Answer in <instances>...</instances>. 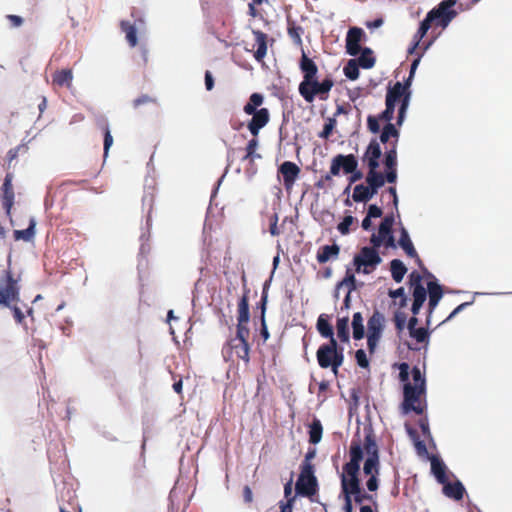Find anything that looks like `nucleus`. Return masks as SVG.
I'll return each mask as SVG.
<instances>
[{
    "label": "nucleus",
    "instance_id": "f257e3e1",
    "mask_svg": "<svg viewBox=\"0 0 512 512\" xmlns=\"http://www.w3.org/2000/svg\"><path fill=\"white\" fill-rule=\"evenodd\" d=\"M350 460L343 466V472L340 475L341 491L344 495V512H352L354 501L358 505H363L365 501L372 503L377 509L378 502L376 495L367 493L361 488L359 479L360 463L363 459L362 446L359 442L353 441L349 449Z\"/></svg>",
    "mask_w": 512,
    "mask_h": 512
},
{
    "label": "nucleus",
    "instance_id": "f03ea898",
    "mask_svg": "<svg viewBox=\"0 0 512 512\" xmlns=\"http://www.w3.org/2000/svg\"><path fill=\"white\" fill-rule=\"evenodd\" d=\"M249 292L250 290L244 287L243 295L238 302L236 335L228 339L222 348V356L226 362L235 361V359L244 361L246 365L250 362Z\"/></svg>",
    "mask_w": 512,
    "mask_h": 512
},
{
    "label": "nucleus",
    "instance_id": "7ed1b4c3",
    "mask_svg": "<svg viewBox=\"0 0 512 512\" xmlns=\"http://www.w3.org/2000/svg\"><path fill=\"white\" fill-rule=\"evenodd\" d=\"M399 379L403 385V402L401 409L404 414L414 412L423 415L427 410L426 378L418 366L411 370L412 382L409 381V365L401 363L399 366Z\"/></svg>",
    "mask_w": 512,
    "mask_h": 512
},
{
    "label": "nucleus",
    "instance_id": "20e7f679",
    "mask_svg": "<svg viewBox=\"0 0 512 512\" xmlns=\"http://www.w3.org/2000/svg\"><path fill=\"white\" fill-rule=\"evenodd\" d=\"M299 68L303 74V80L299 84V94L307 103H312L316 97L325 101L334 86L331 76H326L321 82L317 80L318 67L304 51L299 62Z\"/></svg>",
    "mask_w": 512,
    "mask_h": 512
},
{
    "label": "nucleus",
    "instance_id": "39448f33",
    "mask_svg": "<svg viewBox=\"0 0 512 512\" xmlns=\"http://www.w3.org/2000/svg\"><path fill=\"white\" fill-rule=\"evenodd\" d=\"M263 102L264 96L255 92L250 95L248 102L243 107L244 113L252 116L247 124V128L254 137H258L260 130L270 121V112L267 108L257 109Z\"/></svg>",
    "mask_w": 512,
    "mask_h": 512
},
{
    "label": "nucleus",
    "instance_id": "423d86ee",
    "mask_svg": "<svg viewBox=\"0 0 512 512\" xmlns=\"http://www.w3.org/2000/svg\"><path fill=\"white\" fill-rule=\"evenodd\" d=\"M316 359L322 369L331 368L333 374L337 376L344 362V349L338 346L337 340L329 341L319 346Z\"/></svg>",
    "mask_w": 512,
    "mask_h": 512
},
{
    "label": "nucleus",
    "instance_id": "0eeeda50",
    "mask_svg": "<svg viewBox=\"0 0 512 512\" xmlns=\"http://www.w3.org/2000/svg\"><path fill=\"white\" fill-rule=\"evenodd\" d=\"M20 301L19 279L15 278L11 269L3 270L0 275V305L12 307Z\"/></svg>",
    "mask_w": 512,
    "mask_h": 512
},
{
    "label": "nucleus",
    "instance_id": "6e6552de",
    "mask_svg": "<svg viewBox=\"0 0 512 512\" xmlns=\"http://www.w3.org/2000/svg\"><path fill=\"white\" fill-rule=\"evenodd\" d=\"M358 167V161L355 155L348 154H338L333 157L330 165L329 173L322 176L323 181L328 185V187H332L333 184V176H338L340 174V170L342 169L345 174L351 173Z\"/></svg>",
    "mask_w": 512,
    "mask_h": 512
},
{
    "label": "nucleus",
    "instance_id": "1a4fd4ad",
    "mask_svg": "<svg viewBox=\"0 0 512 512\" xmlns=\"http://www.w3.org/2000/svg\"><path fill=\"white\" fill-rule=\"evenodd\" d=\"M377 247H363L353 258L357 272L370 274L381 263L382 259L376 250Z\"/></svg>",
    "mask_w": 512,
    "mask_h": 512
},
{
    "label": "nucleus",
    "instance_id": "9d476101",
    "mask_svg": "<svg viewBox=\"0 0 512 512\" xmlns=\"http://www.w3.org/2000/svg\"><path fill=\"white\" fill-rule=\"evenodd\" d=\"M298 495L303 497H312L318 491V481L314 474V466L300 468V474L295 485Z\"/></svg>",
    "mask_w": 512,
    "mask_h": 512
},
{
    "label": "nucleus",
    "instance_id": "9b49d317",
    "mask_svg": "<svg viewBox=\"0 0 512 512\" xmlns=\"http://www.w3.org/2000/svg\"><path fill=\"white\" fill-rule=\"evenodd\" d=\"M457 15L458 12L454 8L439 3L435 8L430 10L426 16L433 26L445 29Z\"/></svg>",
    "mask_w": 512,
    "mask_h": 512
},
{
    "label": "nucleus",
    "instance_id": "f8f14e48",
    "mask_svg": "<svg viewBox=\"0 0 512 512\" xmlns=\"http://www.w3.org/2000/svg\"><path fill=\"white\" fill-rule=\"evenodd\" d=\"M410 86L409 81H405L404 83L396 82L392 87H389L386 93L385 104L392 106H395L397 102L401 104L406 95L408 96L409 104L411 98Z\"/></svg>",
    "mask_w": 512,
    "mask_h": 512
},
{
    "label": "nucleus",
    "instance_id": "ddd939ff",
    "mask_svg": "<svg viewBox=\"0 0 512 512\" xmlns=\"http://www.w3.org/2000/svg\"><path fill=\"white\" fill-rule=\"evenodd\" d=\"M363 472L369 476L366 482L368 491L375 492L379 487V459L367 457L364 462Z\"/></svg>",
    "mask_w": 512,
    "mask_h": 512
},
{
    "label": "nucleus",
    "instance_id": "4468645a",
    "mask_svg": "<svg viewBox=\"0 0 512 512\" xmlns=\"http://www.w3.org/2000/svg\"><path fill=\"white\" fill-rule=\"evenodd\" d=\"M365 37L362 28L351 27L346 35V51L351 56H356L361 51L360 43Z\"/></svg>",
    "mask_w": 512,
    "mask_h": 512
},
{
    "label": "nucleus",
    "instance_id": "2eb2a0df",
    "mask_svg": "<svg viewBox=\"0 0 512 512\" xmlns=\"http://www.w3.org/2000/svg\"><path fill=\"white\" fill-rule=\"evenodd\" d=\"M278 172L283 177V185L286 190L292 189L296 179L299 177L300 168L291 161H284L278 169Z\"/></svg>",
    "mask_w": 512,
    "mask_h": 512
},
{
    "label": "nucleus",
    "instance_id": "dca6fc26",
    "mask_svg": "<svg viewBox=\"0 0 512 512\" xmlns=\"http://www.w3.org/2000/svg\"><path fill=\"white\" fill-rule=\"evenodd\" d=\"M12 180H13V174L7 173L4 178L2 188H1V190H2V196H1L2 205L6 212V215L9 218H11V209L13 207L14 197H15Z\"/></svg>",
    "mask_w": 512,
    "mask_h": 512
},
{
    "label": "nucleus",
    "instance_id": "f3484780",
    "mask_svg": "<svg viewBox=\"0 0 512 512\" xmlns=\"http://www.w3.org/2000/svg\"><path fill=\"white\" fill-rule=\"evenodd\" d=\"M385 105V110L381 112L378 116L369 115L367 117L368 130L373 134H376L380 131V121L391 123V120L394 117L395 106H392L390 104Z\"/></svg>",
    "mask_w": 512,
    "mask_h": 512
},
{
    "label": "nucleus",
    "instance_id": "a211bd4d",
    "mask_svg": "<svg viewBox=\"0 0 512 512\" xmlns=\"http://www.w3.org/2000/svg\"><path fill=\"white\" fill-rule=\"evenodd\" d=\"M385 182L395 183L397 180V152L395 149H387L384 154Z\"/></svg>",
    "mask_w": 512,
    "mask_h": 512
},
{
    "label": "nucleus",
    "instance_id": "6ab92c4d",
    "mask_svg": "<svg viewBox=\"0 0 512 512\" xmlns=\"http://www.w3.org/2000/svg\"><path fill=\"white\" fill-rule=\"evenodd\" d=\"M381 155L382 150L379 142L376 139H372L364 152L362 160L367 164L368 168H379Z\"/></svg>",
    "mask_w": 512,
    "mask_h": 512
},
{
    "label": "nucleus",
    "instance_id": "aec40b11",
    "mask_svg": "<svg viewBox=\"0 0 512 512\" xmlns=\"http://www.w3.org/2000/svg\"><path fill=\"white\" fill-rule=\"evenodd\" d=\"M399 137H400V132L396 128L395 124L386 123L381 131L379 138H380L381 143L389 144L388 149L394 148L395 152H397V145H398Z\"/></svg>",
    "mask_w": 512,
    "mask_h": 512
},
{
    "label": "nucleus",
    "instance_id": "412c9836",
    "mask_svg": "<svg viewBox=\"0 0 512 512\" xmlns=\"http://www.w3.org/2000/svg\"><path fill=\"white\" fill-rule=\"evenodd\" d=\"M427 293L429 294V315L432 314L436 306L438 305L439 301L441 300L443 296V290L440 284H438L436 281H430L427 284ZM427 324H429V318H427Z\"/></svg>",
    "mask_w": 512,
    "mask_h": 512
},
{
    "label": "nucleus",
    "instance_id": "4be33fe9",
    "mask_svg": "<svg viewBox=\"0 0 512 512\" xmlns=\"http://www.w3.org/2000/svg\"><path fill=\"white\" fill-rule=\"evenodd\" d=\"M255 37L256 51L254 52V58L258 62H262L267 54V34L260 30H253Z\"/></svg>",
    "mask_w": 512,
    "mask_h": 512
},
{
    "label": "nucleus",
    "instance_id": "5701e85b",
    "mask_svg": "<svg viewBox=\"0 0 512 512\" xmlns=\"http://www.w3.org/2000/svg\"><path fill=\"white\" fill-rule=\"evenodd\" d=\"M340 253V247L337 244L324 245L317 251L316 259L318 263L324 264L329 260H335L338 258Z\"/></svg>",
    "mask_w": 512,
    "mask_h": 512
},
{
    "label": "nucleus",
    "instance_id": "b1692460",
    "mask_svg": "<svg viewBox=\"0 0 512 512\" xmlns=\"http://www.w3.org/2000/svg\"><path fill=\"white\" fill-rule=\"evenodd\" d=\"M384 321V315L378 310H375L367 323L368 334L382 336Z\"/></svg>",
    "mask_w": 512,
    "mask_h": 512
},
{
    "label": "nucleus",
    "instance_id": "393cba45",
    "mask_svg": "<svg viewBox=\"0 0 512 512\" xmlns=\"http://www.w3.org/2000/svg\"><path fill=\"white\" fill-rule=\"evenodd\" d=\"M365 180L366 183L370 185L371 191L373 190L375 194H377L378 190L385 184L384 174L379 172L378 168H368Z\"/></svg>",
    "mask_w": 512,
    "mask_h": 512
},
{
    "label": "nucleus",
    "instance_id": "a878e982",
    "mask_svg": "<svg viewBox=\"0 0 512 512\" xmlns=\"http://www.w3.org/2000/svg\"><path fill=\"white\" fill-rule=\"evenodd\" d=\"M432 26L433 24L427 16L420 22L419 28L413 36V45L408 50L409 54H413L415 52V50L419 47L421 40Z\"/></svg>",
    "mask_w": 512,
    "mask_h": 512
},
{
    "label": "nucleus",
    "instance_id": "bb28decb",
    "mask_svg": "<svg viewBox=\"0 0 512 512\" xmlns=\"http://www.w3.org/2000/svg\"><path fill=\"white\" fill-rule=\"evenodd\" d=\"M316 328L322 337L329 339V341L336 340L334 337L333 327L329 323V316L327 314H321L318 317Z\"/></svg>",
    "mask_w": 512,
    "mask_h": 512
},
{
    "label": "nucleus",
    "instance_id": "cd10ccee",
    "mask_svg": "<svg viewBox=\"0 0 512 512\" xmlns=\"http://www.w3.org/2000/svg\"><path fill=\"white\" fill-rule=\"evenodd\" d=\"M412 289V296H413V303L411 311L413 315H417L426 301L427 298V289L424 286H417L413 287Z\"/></svg>",
    "mask_w": 512,
    "mask_h": 512
},
{
    "label": "nucleus",
    "instance_id": "c85d7f7f",
    "mask_svg": "<svg viewBox=\"0 0 512 512\" xmlns=\"http://www.w3.org/2000/svg\"><path fill=\"white\" fill-rule=\"evenodd\" d=\"M443 493L454 500H461L465 493V488L460 481H456L454 483H448V481L443 484Z\"/></svg>",
    "mask_w": 512,
    "mask_h": 512
},
{
    "label": "nucleus",
    "instance_id": "c756f323",
    "mask_svg": "<svg viewBox=\"0 0 512 512\" xmlns=\"http://www.w3.org/2000/svg\"><path fill=\"white\" fill-rule=\"evenodd\" d=\"M375 195L369 184H358L354 187L352 199L355 202H367Z\"/></svg>",
    "mask_w": 512,
    "mask_h": 512
},
{
    "label": "nucleus",
    "instance_id": "7c9ffc66",
    "mask_svg": "<svg viewBox=\"0 0 512 512\" xmlns=\"http://www.w3.org/2000/svg\"><path fill=\"white\" fill-rule=\"evenodd\" d=\"M398 244L405 251L408 257L417 256V251L414 248V245L410 239L407 230L403 226H401L400 228V239L398 241Z\"/></svg>",
    "mask_w": 512,
    "mask_h": 512
},
{
    "label": "nucleus",
    "instance_id": "2f4dec72",
    "mask_svg": "<svg viewBox=\"0 0 512 512\" xmlns=\"http://www.w3.org/2000/svg\"><path fill=\"white\" fill-rule=\"evenodd\" d=\"M267 298H268L267 292L264 290L262 293V296H261V300H260V309H261V312H260V320H261L260 335L263 339V342H266L270 337V334H269V331H268V328L266 325V321H265Z\"/></svg>",
    "mask_w": 512,
    "mask_h": 512
},
{
    "label": "nucleus",
    "instance_id": "473e14b6",
    "mask_svg": "<svg viewBox=\"0 0 512 512\" xmlns=\"http://www.w3.org/2000/svg\"><path fill=\"white\" fill-rule=\"evenodd\" d=\"M258 145V137L253 136V138L248 141L245 147V155L243 156L242 161H248L251 165H253L256 158H261V155L256 152Z\"/></svg>",
    "mask_w": 512,
    "mask_h": 512
},
{
    "label": "nucleus",
    "instance_id": "72a5a7b5",
    "mask_svg": "<svg viewBox=\"0 0 512 512\" xmlns=\"http://www.w3.org/2000/svg\"><path fill=\"white\" fill-rule=\"evenodd\" d=\"M73 80V73L70 69H63L60 71H57L53 75V84L59 86V87H71Z\"/></svg>",
    "mask_w": 512,
    "mask_h": 512
},
{
    "label": "nucleus",
    "instance_id": "f704fd0d",
    "mask_svg": "<svg viewBox=\"0 0 512 512\" xmlns=\"http://www.w3.org/2000/svg\"><path fill=\"white\" fill-rule=\"evenodd\" d=\"M365 450L367 457L379 459V450L375 437L372 433L366 434L362 450Z\"/></svg>",
    "mask_w": 512,
    "mask_h": 512
},
{
    "label": "nucleus",
    "instance_id": "c9c22d12",
    "mask_svg": "<svg viewBox=\"0 0 512 512\" xmlns=\"http://www.w3.org/2000/svg\"><path fill=\"white\" fill-rule=\"evenodd\" d=\"M390 271L393 280L397 283H400L407 272V268L401 260L393 259L390 262Z\"/></svg>",
    "mask_w": 512,
    "mask_h": 512
},
{
    "label": "nucleus",
    "instance_id": "e433bc0d",
    "mask_svg": "<svg viewBox=\"0 0 512 512\" xmlns=\"http://www.w3.org/2000/svg\"><path fill=\"white\" fill-rule=\"evenodd\" d=\"M364 319L360 312H356L352 317V329H353V338L355 340H361L365 335L364 329Z\"/></svg>",
    "mask_w": 512,
    "mask_h": 512
},
{
    "label": "nucleus",
    "instance_id": "4c0bfd02",
    "mask_svg": "<svg viewBox=\"0 0 512 512\" xmlns=\"http://www.w3.org/2000/svg\"><path fill=\"white\" fill-rule=\"evenodd\" d=\"M431 471L440 484H445L448 481L446 476V466L436 458L431 461Z\"/></svg>",
    "mask_w": 512,
    "mask_h": 512
},
{
    "label": "nucleus",
    "instance_id": "58836bf2",
    "mask_svg": "<svg viewBox=\"0 0 512 512\" xmlns=\"http://www.w3.org/2000/svg\"><path fill=\"white\" fill-rule=\"evenodd\" d=\"M336 329L340 341L343 343L349 342V318L347 316L337 319Z\"/></svg>",
    "mask_w": 512,
    "mask_h": 512
},
{
    "label": "nucleus",
    "instance_id": "ea45409f",
    "mask_svg": "<svg viewBox=\"0 0 512 512\" xmlns=\"http://www.w3.org/2000/svg\"><path fill=\"white\" fill-rule=\"evenodd\" d=\"M35 226L36 222L33 218L29 221V226L24 230H14L13 236L15 241L24 240L31 241L35 236Z\"/></svg>",
    "mask_w": 512,
    "mask_h": 512
},
{
    "label": "nucleus",
    "instance_id": "a19ab883",
    "mask_svg": "<svg viewBox=\"0 0 512 512\" xmlns=\"http://www.w3.org/2000/svg\"><path fill=\"white\" fill-rule=\"evenodd\" d=\"M121 30L125 33L126 40L131 47H135L138 44L137 32L134 25L128 21H121Z\"/></svg>",
    "mask_w": 512,
    "mask_h": 512
},
{
    "label": "nucleus",
    "instance_id": "79ce46f5",
    "mask_svg": "<svg viewBox=\"0 0 512 512\" xmlns=\"http://www.w3.org/2000/svg\"><path fill=\"white\" fill-rule=\"evenodd\" d=\"M361 54L356 59L357 64L359 67H362L364 69H370L375 65V58L373 56V52L370 48L366 47L364 49H361Z\"/></svg>",
    "mask_w": 512,
    "mask_h": 512
},
{
    "label": "nucleus",
    "instance_id": "37998d69",
    "mask_svg": "<svg viewBox=\"0 0 512 512\" xmlns=\"http://www.w3.org/2000/svg\"><path fill=\"white\" fill-rule=\"evenodd\" d=\"M323 433V427L321 421L314 418L312 423L309 425V442L311 444H317L321 441Z\"/></svg>",
    "mask_w": 512,
    "mask_h": 512
},
{
    "label": "nucleus",
    "instance_id": "c03bdc74",
    "mask_svg": "<svg viewBox=\"0 0 512 512\" xmlns=\"http://www.w3.org/2000/svg\"><path fill=\"white\" fill-rule=\"evenodd\" d=\"M390 234H392L391 229L379 225L378 233L372 234L370 242L374 247H380L383 244L385 237L389 236Z\"/></svg>",
    "mask_w": 512,
    "mask_h": 512
},
{
    "label": "nucleus",
    "instance_id": "a18cd8bd",
    "mask_svg": "<svg viewBox=\"0 0 512 512\" xmlns=\"http://www.w3.org/2000/svg\"><path fill=\"white\" fill-rule=\"evenodd\" d=\"M287 32L296 45L302 46V34L304 33V30L301 26L289 23Z\"/></svg>",
    "mask_w": 512,
    "mask_h": 512
},
{
    "label": "nucleus",
    "instance_id": "49530a36",
    "mask_svg": "<svg viewBox=\"0 0 512 512\" xmlns=\"http://www.w3.org/2000/svg\"><path fill=\"white\" fill-rule=\"evenodd\" d=\"M344 75L350 80H356L359 77V65L356 59H350L344 66Z\"/></svg>",
    "mask_w": 512,
    "mask_h": 512
},
{
    "label": "nucleus",
    "instance_id": "de8ad7c7",
    "mask_svg": "<svg viewBox=\"0 0 512 512\" xmlns=\"http://www.w3.org/2000/svg\"><path fill=\"white\" fill-rule=\"evenodd\" d=\"M343 286L348 288L349 293L357 289L355 275L350 269H347L344 279L339 282L337 288L340 289Z\"/></svg>",
    "mask_w": 512,
    "mask_h": 512
},
{
    "label": "nucleus",
    "instance_id": "09e8293b",
    "mask_svg": "<svg viewBox=\"0 0 512 512\" xmlns=\"http://www.w3.org/2000/svg\"><path fill=\"white\" fill-rule=\"evenodd\" d=\"M356 222V218L351 215H347L338 224L337 229L342 235H347L350 232V227Z\"/></svg>",
    "mask_w": 512,
    "mask_h": 512
},
{
    "label": "nucleus",
    "instance_id": "8fccbe9b",
    "mask_svg": "<svg viewBox=\"0 0 512 512\" xmlns=\"http://www.w3.org/2000/svg\"><path fill=\"white\" fill-rule=\"evenodd\" d=\"M156 103H157L156 98H153L149 95L143 94V95L139 96L138 98H136L135 100H133L132 106L135 110H138L142 105L145 106V105L156 104Z\"/></svg>",
    "mask_w": 512,
    "mask_h": 512
},
{
    "label": "nucleus",
    "instance_id": "3c124183",
    "mask_svg": "<svg viewBox=\"0 0 512 512\" xmlns=\"http://www.w3.org/2000/svg\"><path fill=\"white\" fill-rule=\"evenodd\" d=\"M335 126L336 119L334 117L328 118L324 124L323 130L319 134V137L323 139H328L331 136Z\"/></svg>",
    "mask_w": 512,
    "mask_h": 512
},
{
    "label": "nucleus",
    "instance_id": "603ef678",
    "mask_svg": "<svg viewBox=\"0 0 512 512\" xmlns=\"http://www.w3.org/2000/svg\"><path fill=\"white\" fill-rule=\"evenodd\" d=\"M410 336L414 339H416V341L418 343H423L425 341L428 340L429 338V332L426 328H416L412 331L409 332Z\"/></svg>",
    "mask_w": 512,
    "mask_h": 512
},
{
    "label": "nucleus",
    "instance_id": "864d4df0",
    "mask_svg": "<svg viewBox=\"0 0 512 512\" xmlns=\"http://www.w3.org/2000/svg\"><path fill=\"white\" fill-rule=\"evenodd\" d=\"M408 106V96L406 95L405 99L402 101L398 109L396 125L401 126L403 124Z\"/></svg>",
    "mask_w": 512,
    "mask_h": 512
},
{
    "label": "nucleus",
    "instance_id": "5fc2aeb1",
    "mask_svg": "<svg viewBox=\"0 0 512 512\" xmlns=\"http://www.w3.org/2000/svg\"><path fill=\"white\" fill-rule=\"evenodd\" d=\"M113 144V137L111 135L108 125L104 128V157H107L110 147Z\"/></svg>",
    "mask_w": 512,
    "mask_h": 512
},
{
    "label": "nucleus",
    "instance_id": "6e6d98bb",
    "mask_svg": "<svg viewBox=\"0 0 512 512\" xmlns=\"http://www.w3.org/2000/svg\"><path fill=\"white\" fill-rule=\"evenodd\" d=\"M355 358H356L357 364L361 368H367L369 366L368 358H367L366 353H365V351L363 349H358L356 351Z\"/></svg>",
    "mask_w": 512,
    "mask_h": 512
},
{
    "label": "nucleus",
    "instance_id": "4d7b16f0",
    "mask_svg": "<svg viewBox=\"0 0 512 512\" xmlns=\"http://www.w3.org/2000/svg\"><path fill=\"white\" fill-rule=\"evenodd\" d=\"M422 278H423V276L419 272L412 271L409 275L410 288L417 287V286H423Z\"/></svg>",
    "mask_w": 512,
    "mask_h": 512
},
{
    "label": "nucleus",
    "instance_id": "13d9d810",
    "mask_svg": "<svg viewBox=\"0 0 512 512\" xmlns=\"http://www.w3.org/2000/svg\"><path fill=\"white\" fill-rule=\"evenodd\" d=\"M395 327L398 331H402L406 323V315L403 312H396L394 315Z\"/></svg>",
    "mask_w": 512,
    "mask_h": 512
},
{
    "label": "nucleus",
    "instance_id": "bf43d9fd",
    "mask_svg": "<svg viewBox=\"0 0 512 512\" xmlns=\"http://www.w3.org/2000/svg\"><path fill=\"white\" fill-rule=\"evenodd\" d=\"M381 336L367 334V346L369 352L372 354L380 341Z\"/></svg>",
    "mask_w": 512,
    "mask_h": 512
},
{
    "label": "nucleus",
    "instance_id": "052dcab7",
    "mask_svg": "<svg viewBox=\"0 0 512 512\" xmlns=\"http://www.w3.org/2000/svg\"><path fill=\"white\" fill-rule=\"evenodd\" d=\"M269 221H270L269 232L271 233L272 236H278L280 234V230L277 226V223H278L277 213H274L273 215H271Z\"/></svg>",
    "mask_w": 512,
    "mask_h": 512
},
{
    "label": "nucleus",
    "instance_id": "680f3d73",
    "mask_svg": "<svg viewBox=\"0 0 512 512\" xmlns=\"http://www.w3.org/2000/svg\"><path fill=\"white\" fill-rule=\"evenodd\" d=\"M21 150L26 151L27 147H25L24 145H18L17 147L10 149L8 151V153H7L8 164H10L13 160H15L17 158V156Z\"/></svg>",
    "mask_w": 512,
    "mask_h": 512
},
{
    "label": "nucleus",
    "instance_id": "e2e57ef3",
    "mask_svg": "<svg viewBox=\"0 0 512 512\" xmlns=\"http://www.w3.org/2000/svg\"><path fill=\"white\" fill-rule=\"evenodd\" d=\"M294 501H295V497L288 498V500H286V501H280L279 502L280 512H292Z\"/></svg>",
    "mask_w": 512,
    "mask_h": 512
},
{
    "label": "nucleus",
    "instance_id": "0e129e2a",
    "mask_svg": "<svg viewBox=\"0 0 512 512\" xmlns=\"http://www.w3.org/2000/svg\"><path fill=\"white\" fill-rule=\"evenodd\" d=\"M383 214L382 209L377 205H370L368 208L367 216L370 218H379Z\"/></svg>",
    "mask_w": 512,
    "mask_h": 512
},
{
    "label": "nucleus",
    "instance_id": "69168bd1",
    "mask_svg": "<svg viewBox=\"0 0 512 512\" xmlns=\"http://www.w3.org/2000/svg\"><path fill=\"white\" fill-rule=\"evenodd\" d=\"M421 57H422V53L421 54H418L417 58L414 59V61L412 62L411 64V67H410V73H409V77L405 80V81H409V83L411 84V81L414 77V73L420 63V60H421Z\"/></svg>",
    "mask_w": 512,
    "mask_h": 512
},
{
    "label": "nucleus",
    "instance_id": "338daca9",
    "mask_svg": "<svg viewBox=\"0 0 512 512\" xmlns=\"http://www.w3.org/2000/svg\"><path fill=\"white\" fill-rule=\"evenodd\" d=\"M329 389V382L327 381H321L318 386V398L322 397L323 400L326 398V392Z\"/></svg>",
    "mask_w": 512,
    "mask_h": 512
},
{
    "label": "nucleus",
    "instance_id": "774afa93",
    "mask_svg": "<svg viewBox=\"0 0 512 512\" xmlns=\"http://www.w3.org/2000/svg\"><path fill=\"white\" fill-rule=\"evenodd\" d=\"M13 311V315L15 320L18 323H22L24 320V314L22 313L21 309L17 306V304H13L12 307H9Z\"/></svg>",
    "mask_w": 512,
    "mask_h": 512
}]
</instances>
